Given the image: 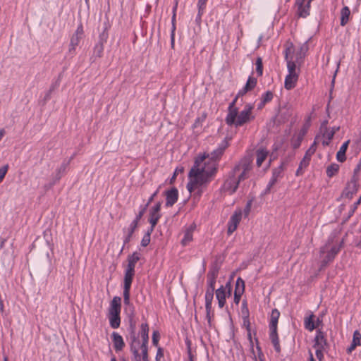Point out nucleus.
<instances>
[{
  "instance_id": "nucleus-1",
  "label": "nucleus",
  "mask_w": 361,
  "mask_h": 361,
  "mask_svg": "<svg viewBox=\"0 0 361 361\" xmlns=\"http://www.w3.org/2000/svg\"><path fill=\"white\" fill-rule=\"evenodd\" d=\"M227 147V142L224 140L211 153H204L195 158L194 164L188 173L189 181L187 189L190 193L194 192V195L197 197L202 195L204 190L215 177L218 171L217 161Z\"/></svg>"
},
{
  "instance_id": "nucleus-2",
  "label": "nucleus",
  "mask_w": 361,
  "mask_h": 361,
  "mask_svg": "<svg viewBox=\"0 0 361 361\" xmlns=\"http://www.w3.org/2000/svg\"><path fill=\"white\" fill-rule=\"evenodd\" d=\"M139 334L142 339L140 344L141 360L143 361H149L148 355V343H149V326L147 323H142L140 326Z\"/></svg>"
},
{
  "instance_id": "nucleus-3",
  "label": "nucleus",
  "mask_w": 361,
  "mask_h": 361,
  "mask_svg": "<svg viewBox=\"0 0 361 361\" xmlns=\"http://www.w3.org/2000/svg\"><path fill=\"white\" fill-rule=\"evenodd\" d=\"M252 160L250 157H244L239 161L237 164L235 165L232 170L236 173H240L238 174L240 176V180H244L247 178V173L249 172L252 168Z\"/></svg>"
},
{
  "instance_id": "nucleus-4",
  "label": "nucleus",
  "mask_w": 361,
  "mask_h": 361,
  "mask_svg": "<svg viewBox=\"0 0 361 361\" xmlns=\"http://www.w3.org/2000/svg\"><path fill=\"white\" fill-rule=\"evenodd\" d=\"M243 180H240V176L237 173L231 170L225 180L222 186L224 191L229 192L231 195L235 193L238 188L239 183Z\"/></svg>"
},
{
  "instance_id": "nucleus-5",
  "label": "nucleus",
  "mask_w": 361,
  "mask_h": 361,
  "mask_svg": "<svg viewBox=\"0 0 361 361\" xmlns=\"http://www.w3.org/2000/svg\"><path fill=\"white\" fill-rule=\"evenodd\" d=\"M219 268L216 266L213 267L207 273V288L205 293V299L213 300L215 290L216 279L218 276Z\"/></svg>"
},
{
  "instance_id": "nucleus-6",
  "label": "nucleus",
  "mask_w": 361,
  "mask_h": 361,
  "mask_svg": "<svg viewBox=\"0 0 361 361\" xmlns=\"http://www.w3.org/2000/svg\"><path fill=\"white\" fill-rule=\"evenodd\" d=\"M358 188V177L353 175L350 180L346 183V185L342 192L341 197L351 200L354 195L357 193Z\"/></svg>"
},
{
  "instance_id": "nucleus-7",
  "label": "nucleus",
  "mask_w": 361,
  "mask_h": 361,
  "mask_svg": "<svg viewBox=\"0 0 361 361\" xmlns=\"http://www.w3.org/2000/svg\"><path fill=\"white\" fill-rule=\"evenodd\" d=\"M254 106L251 104H247L245 106V108L243 111H241L235 118V123H232V126L234 125L236 127L241 126L248 122L251 119V113Z\"/></svg>"
},
{
  "instance_id": "nucleus-8",
  "label": "nucleus",
  "mask_w": 361,
  "mask_h": 361,
  "mask_svg": "<svg viewBox=\"0 0 361 361\" xmlns=\"http://www.w3.org/2000/svg\"><path fill=\"white\" fill-rule=\"evenodd\" d=\"M84 30L82 24H80L75 33L71 38L69 52L73 54L75 52L76 47L78 45L80 39L83 37Z\"/></svg>"
},
{
  "instance_id": "nucleus-9",
  "label": "nucleus",
  "mask_w": 361,
  "mask_h": 361,
  "mask_svg": "<svg viewBox=\"0 0 361 361\" xmlns=\"http://www.w3.org/2000/svg\"><path fill=\"white\" fill-rule=\"evenodd\" d=\"M231 295V285L230 282H228L226 285V288L221 286L217 290H216V297L218 300L219 307L222 308L226 303V295Z\"/></svg>"
},
{
  "instance_id": "nucleus-10",
  "label": "nucleus",
  "mask_w": 361,
  "mask_h": 361,
  "mask_svg": "<svg viewBox=\"0 0 361 361\" xmlns=\"http://www.w3.org/2000/svg\"><path fill=\"white\" fill-rule=\"evenodd\" d=\"M343 240H342L339 245H334L333 246L328 252L326 256L324 257V259L321 262V267L322 268H324L327 266V264L330 262H331L336 255L339 252L341 248L343 247Z\"/></svg>"
},
{
  "instance_id": "nucleus-11",
  "label": "nucleus",
  "mask_w": 361,
  "mask_h": 361,
  "mask_svg": "<svg viewBox=\"0 0 361 361\" xmlns=\"http://www.w3.org/2000/svg\"><path fill=\"white\" fill-rule=\"evenodd\" d=\"M242 217V212L240 209L236 210L231 215L228 222V234H232L237 228Z\"/></svg>"
},
{
  "instance_id": "nucleus-12",
  "label": "nucleus",
  "mask_w": 361,
  "mask_h": 361,
  "mask_svg": "<svg viewBox=\"0 0 361 361\" xmlns=\"http://www.w3.org/2000/svg\"><path fill=\"white\" fill-rule=\"evenodd\" d=\"M238 99V98L237 97H235L234 98V99L232 101V102L230 103V104L228 106V113L226 118V123L228 126H232V123H235V118H236V116L238 115V109L235 106Z\"/></svg>"
},
{
  "instance_id": "nucleus-13",
  "label": "nucleus",
  "mask_w": 361,
  "mask_h": 361,
  "mask_svg": "<svg viewBox=\"0 0 361 361\" xmlns=\"http://www.w3.org/2000/svg\"><path fill=\"white\" fill-rule=\"evenodd\" d=\"M166 196L165 206L167 207H172L178 199V191L176 188H171L170 190L165 191Z\"/></svg>"
},
{
  "instance_id": "nucleus-14",
  "label": "nucleus",
  "mask_w": 361,
  "mask_h": 361,
  "mask_svg": "<svg viewBox=\"0 0 361 361\" xmlns=\"http://www.w3.org/2000/svg\"><path fill=\"white\" fill-rule=\"evenodd\" d=\"M305 1L295 2V6L297 7V15L300 18H306L310 15V4L311 1L307 0V3L305 4Z\"/></svg>"
},
{
  "instance_id": "nucleus-15",
  "label": "nucleus",
  "mask_w": 361,
  "mask_h": 361,
  "mask_svg": "<svg viewBox=\"0 0 361 361\" xmlns=\"http://www.w3.org/2000/svg\"><path fill=\"white\" fill-rule=\"evenodd\" d=\"M161 207V202H158L149 210V222L157 224L161 218L160 210Z\"/></svg>"
},
{
  "instance_id": "nucleus-16",
  "label": "nucleus",
  "mask_w": 361,
  "mask_h": 361,
  "mask_svg": "<svg viewBox=\"0 0 361 361\" xmlns=\"http://www.w3.org/2000/svg\"><path fill=\"white\" fill-rule=\"evenodd\" d=\"M111 339L115 351L116 353L121 351L126 345L123 337L118 333L114 331Z\"/></svg>"
},
{
  "instance_id": "nucleus-17",
  "label": "nucleus",
  "mask_w": 361,
  "mask_h": 361,
  "mask_svg": "<svg viewBox=\"0 0 361 361\" xmlns=\"http://www.w3.org/2000/svg\"><path fill=\"white\" fill-rule=\"evenodd\" d=\"M137 226L138 224L137 223L132 221L128 228H123V232L126 233V235L123 239V245L121 248V252H123L125 245L130 241L135 231L137 228Z\"/></svg>"
},
{
  "instance_id": "nucleus-18",
  "label": "nucleus",
  "mask_w": 361,
  "mask_h": 361,
  "mask_svg": "<svg viewBox=\"0 0 361 361\" xmlns=\"http://www.w3.org/2000/svg\"><path fill=\"white\" fill-rule=\"evenodd\" d=\"M314 341V348L319 347L320 348H325V346L328 345L324 334L320 329L317 331Z\"/></svg>"
},
{
  "instance_id": "nucleus-19",
  "label": "nucleus",
  "mask_w": 361,
  "mask_h": 361,
  "mask_svg": "<svg viewBox=\"0 0 361 361\" xmlns=\"http://www.w3.org/2000/svg\"><path fill=\"white\" fill-rule=\"evenodd\" d=\"M316 149L317 142L314 141L306 151L304 157L300 161L301 165H304V167H307L309 165L311 157L315 153Z\"/></svg>"
},
{
  "instance_id": "nucleus-20",
  "label": "nucleus",
  "mask_w": 361,
  "mask_h": 361,
  "mask_svg": "<svg viewBox=\"0 0 361 361\" xmlns=\"http://www.w3.org/2000/svg\"><path fill=\"white\" fill-rule=\"evenodd\" d=\"M121 312H109V324L113 329H118L121 324Z\"/></svg>"
},
{
  "instance_id": "nucleus-21",
  "label": "nucleus",
  "mask_w": 361,
  "mask_h": 361,
  "mask_svg": "<svg viewBox=\"0 0 361 361\" xmlns=\"http://www.w3.org/2000/svg\"><path fill=\"white\" fill-rule=\"evenodd\" d=\"M129 331H130V345H140V341L138 338V336L135 333V322L132 319L130 320V326H129Z\"/></svg>"
},
{
  "instance_id": "nucleus-22",
  "label": "nucleus",
  "mask_w": 361,
  "mask_h": 361,
  "mask_svg": "<svg viewBox=\"0 0 361 361\" xmlns=\"http://www.w3.org/2000/svg\"><path fill=\"white\" fill-rule=\"evenodd\" d=\"M298 79V74H288L286 76L284 87L288 90H292L295 87Z\"/></svg>"
},
{
  "instance_id": "nucleus-23",
  "label": "nucleus",
  "mask_w": 361,
  "mask_h": 361,
  "mask_svg": "<svg viewBox=\"0 0 361 361\" xmlns=\"http://www.w3.org/2000/svg\"><path fill=\"white\" fill-rule=\"evenodd\" d=\"M135 272V270L126 268L124 275L123 289H130Z\"/></svg>"
},
{
  "instance_id": "nucleus-24",
  "label": "nucleus",
  "mask_w": 361,
  "mask_h": 361,
  "mask_svg": "<svg viewBox=\"0 0 361 361\" xmlns=\"http://www.w3.org/2000/svg\"><path fill=\"white\" fill-rule=\"evenodd\" d=\"M291 49L288 47L285 49V59L287 62V68L288 71V74H298L295 71L296 65L294 61L288 59V54L290 52Z\"/></svg>"
},
{
  "instance_id": "nucleus-25",
  "label": "nucleus",
  "mask_w": 361,
  "mask_h": 361,
  "mask_svg": "<svg viewBox=\"0 0 361 361\" xmlns=\"http://www.w3.org/2000/svg\"><path fill=\"white\" fill-rule=\"evenodd\" d=\"M140 259V254L137 252H134L132 255L128 257L127 269L135 270L136 263Z\"/></svg>"
},
{
  "instance_id": "nucleus-26",
  "label": "nucleus",
  "mask_w": 361,
  "mask_h": 361,
  "mask_svg": "<svg viewBox=\"0 0 361 361\" xmlns=\"http://www.w3.org/2000/svg\"><path fill=\"white\" fill-rule=\"evenodd\" d=\"M280 312L277 309L272 310L269 323L270 330H277V324Z\"/></svg>"
},
{
  "instance_id": "nucleus-27",
  "label": "nucleus",
  "mask_w": 361,
  "mask_h": 361,
  "mask_svg": "<svg viewBox=\"0 0 361 361\" xmlns=\"http://www.w3.org/2000/svg\"><path fill=\"white\" fill-rule=\"evenodd\" d=\"M350 140L345 141L340 147L338 152L336 154V159L340 162H343L346 159L345 152L347 151Z\"/></svg>"
},
{
  "instance_id": "nucleus-28",
  "label": "nucleus",
  "mask_w": 361,
  "mask_h": 361,
  "mask_svg": "<svg viewBox=\"0 0 361 361\" xmlns=\"http://www.w3.org/2000/svg\"><path fill=\"white\" fill-rule=\"evenodd\" d=\"M314 317L315 316L313 314H311L309 317H306L304 319L305 328L310 331H312L314 329H317Z\"/></svg>"
},
{
  "instance_id": "nucleus-29",
  "label": "nucleus",
  "mask_w": 361,
  "mask_h": 361,
  "mask_svg": "<svg viewBox=\"0 0 361 361\" xmlns=\"http://www.w3.org/2000/svg\"><path fill=\"white\" fill-rule=\"evenodd\" d=\"M268 154H269V152L264 148H260L257 150V152H256V155H257L256 164L258 167L261 166L262 164L264 162V161L267 157Z\"/></svg>"
},
{
  "instance_id": "nucleus-30",
  "label": "nucleus",
  "mask_w": 361,
  "mask_h": 361,
  "mask_svg": "<svg viewBox=\"0 0 361 361\" xmlns=\"http://www.w3.org/2000/svg\"><path fill=\"white\" fill-rule=\"evenodd\" d=\"M121 298L118 296H115L111 302L109 312H121Z\"/></svg>"
},
{
  "instance_id": "nucleus-31",
  "label": "nucleus",
  "mask_w": 361,
  "mask_h": 361,
  "mask_svg": "<svg viewBox=\"0 0 361 361\" xmlns=\"http://www.w3.org/2000/svg\"><path fill=\"white\" fill-rule=\"evenodd\" d=\"M350 15V8L348 6H344L341 11V25L345 26L348 20Z\"/></svg>"
},
{
  "instance_id": "nucleus-32",
  "label": "nucleus",
  "mask_w": 361,
  "mask_h": 361,
  "mask_svg": "<svg viewBox=\"0 0 361 361\" xmlns=\"http://www.w3.org/2000/svg\"><path fill=\"white\" fill-rule=\"evenodd\" d=\"M68 164H69L68 161L63 162L61 164V165L60 166V167L56 170V173L55 175V177L54 178V179L56 181H59L63 175L65 173Z\"/></svg>"
},
{
  "instance_id": "nucleus-33",
  "label": "nucleus",
  "mask_w": 361,
  "mask_h": 361,
  "mask_svg": "<svg viewBox=\"0 0 361 361\" xmlns=\"http://www.w3.org/2000/svg\"><path fill=\"white\" fill-rule=\"evenodd\" d=\"M304 137V133H299L298 135H295L291 140V145L293 149L298 148Z\"/></svg>"
},
{
  "instance_id": "nucleus-34",
  "label": "nucleus",
  "mask_w": 361,
  "mask_h": 361,
  "mask_svg": "<svg viewBox=\"0 0 361 361\" xmlns=\"http://www.w3.org/2000/svg\"><path fill=\"white\" fill-rule=\"evenodd\" d=\"M192 228H187L184 233V237L181 240V244L183 246L187 245L190 241L192 240Z\"/></svg>"
},
{
  "instance_id": "nucleus-35",
  "label": "nucleus",
  "mask_w": 361,
  "mask_h": 361,
  "mask_svg": "<svg viewBox=\"0 0 361 361\" xmlns=\"http://www.w3.org/2000/svg\"><path fill=\"white\" fill-rule=\"evenodd\" d=\"M339 170V165L335 163L330 164L326 169V175L329 178L335 176Z\"/></svg>"
},
{
  "instance_id": "nucleus-36",
  "label": "nucleus",
  "mask_w": 361,
  "mask_h": 361,
  "mask_svg": "<svg viewBox=\"0 0 361 361\" xmlns=\"http://www.w3.org/2000/svg\"><path fill=\"white\" fill-rule=\"evenodd\" d=\"M104 51V44H101L97 43V44L94 47L92 58H94V61L97 58H100L102 56V53Z\"/></svg>"
},
{
  "instance_id": "nucleus-37",
  "label": "nucleus",
  "mask_w": 361,
  "mask_h": 361,
  "mask_svg": "<svg viewBox=\"0 0 361 361\" xmlns=\"http://www.w3.org/2000/svg\"><path fill=\"white\" fill-rule=\"evenodd\" d=\"M283 171H284V163H281V164L279 166L273 169L271 178L278 180L279 178L282 177Z\"/></svg>"
},
{
  "instance_id": "nucleus-38",
  "label": "nucleus",
  "mask_w": 361,
  "mask_h": 361,
  "mask_svg": "<svg viewBox=\"0 0 361 361\" xmlns=\"http://www.w3.org/2000/svg\"><path fill=\"white\" fill-rule=\"evenodd\" d=\"M212 300L210 299H205V309H206V318L208 321L209 324H211V310H212Z\"/></svg>"
},
{
  "instance_id": "nucleus-39",
  "label": "nucleus",
  "mask_w": 361,
  "mask_h": 361,
  "mask_svg": "<svg viewBox=\"0 0 361 361\" xmlns=\"http://www.w3.org/2000/svg\"><path fill=\"white\" fill-rule=\"evenodd\" d=\"M139 345H130V350L133 355L135 361H143L142 360H141V356L138 350Z\"/></svg>"
},
{
  "instance_id": "nucleus-40",
  "label": "nucleus",
  "mask_w": 361,
  "mask_h": 361,
  "mask_svg": "<svg viewBox=\"0 0 361 361\" xmlns=\"http://www.w3.org/2000/svg\"><path fill=\"white\" fill-rule=\"evenodd\" d=\"M148 207H149V204L147 203L145 205H141L140 207V209L138 214L136 215L135 219L133 221H134L138 224L140 220L143 216V215L145 213Z\"/></svg>"
},
{
  "instance_id": "nucleus-41",
  "label": "nucleus",
  "mask_w": 361,
  "mask_h": 361,
  "mask_svg": "<svg viewBox=\"0 0 361 361\" xmlns=\"http://www.w3.org/2000/svg\"><path fill=\"white\" fill-rule=\"evenodd\" d=\"M257 82V80L255 78L250 76L244 87H245V89L248 90V91H251L256 86Z\"/></svg>"
},
{
  "instance_id": "nucleus-42",
  "label": "nucleus",
  "mask_w": 361,
  "mask_h": 361,
  "mask_svg": "<svg viewBox=\"0 0 361 361\" xmlns=\"http://www.w3.org/2000/svg\"><path fill=\"white\" fill-rule=\"evenodd\" d=\"M177 9V4L173 8V16H172V31H171V45L174 44V32L176 30L175 21H176V11Z\"/></svg>"
},
{
  "instance_id": "nucleus-43",
  "label": "nucleus",
  "mask_w": 361,
  "mask_h": 361,
  "mask_svg": "<svg viewBox=\"0 0 361 361\" xmlns=\"http://www.w3.org/2000/svg\"><path fill=\"white\" fill-rule=\"evenodd\" d=\"M108 37H109V35L107 32V27L105 25L104 27L103 31L99 34V40H98L97 43L104 44V43L106 42Z\"/></svg>"
},
{
  "instance_id": "nucleus-44",
  "label": "nucleus",
  "mask_w": 361,
  "mask_h": 361,
  "mask_svg": "<svg viewBox=\"0 0 361 361\" xmlns=\"http://www.w3.org/2000/svg\"><path fill=\"white\" fill-rule=\"evenodd\" d=\"M239 290L241 293L245 291V281L238 277L236 280L235 291Z\"/></svg>"
},
{
  "instance_id": "nucleus-45",
  "label": "nucleus",
  "mask_w": 361,
  "mask_h": 361,
  "mask_svg": "<svg viewBox=\"0 0 361 361\" xmlns=\"http://www.w3.org/2000/svg\"><path fill=\"white\" fill-rule=\"evenodd\" d=\"M256 65V71L258 76H262L263 74V64H262V59L261 57H257L255 62Z\"/></svg>"
},
{
  "instance_id": "nucleus-46",
  "label": "nucleus",
  "mask_w": 361,
  "mask_h": 361,
  "mask_svg": "<svg viewBox=\"0 0 361 361\" xmlns=\"http://www.w3.org/2000/svg\"><path fill=\"white\" fill-rule=\"evenodd\" d=\"M270 339L273 345H277L279 343V338L277 334V330H270Z\"/></svg>"
},
{
  "instance_id": "nucleus-47",
  "label": "nucleus",
  "mask_w": 361,
  "mask_h": 361,
  "mask_svg": "<svg viewBox=\"0 0 361 361\" xmlns=\"http://www.w3.org/2000/svg\"><path fill=\"white\" fill-rule=\"evenodd\" d=\"M323 130V137L329 140H331L334 136L335 130H330L327 127H325V129Z\"/></svg>"
},
{
  "instance_id": "nucleus-48",
  "label": "nucleus",
  "mask_w": 361,
  "mask_h": 361,
  "mask_svg": "<svg viewBox=\"0 0 361 361\" xmlns=\"http://www.w3.org/2000/svg\"><path fill=\"white\" fill-rule=\"evenodd\" d=\"M273 97V92L269 90L262 95L261 99L263 100V102L268 103L272 100Z\"/></svg>"
},
{
  "instance_id": "nucleus-49",
  "label": "nucleus",
  "mask_w": 361,
  "mask_h": 361,
  "mask_svg": "<svg viewBox=\"0 0 361 361\" xmlns=\"http://www.w3.org/2000/svg\"><path fill=\"white\" fill-rule=\"evenodd\" d=\"M357 346L361 345V334L356 330L353 333V341Z\"/></svg>"
},
{
  "instance_id": "nucleus-50",
  "label": "nucleus",
  "mask_w": 361,
  "mask_h": 361,
  "mask_svg": "<svg viewBox=\"0 0 361 361\" xmlns=\"http://www.w3.org/2000/svg\"><path fill=\"white\" fill-rule=\"evenodd\" d=\"M152 344L156 346V347H158V344H159V338H160V334H159V332L158 331H154L153 333H152Z\"/></svg>"
},
{
  "instance_id": "nucleus-51",
  "label": "nucleus",
  "mask_w": 361,
  "mask_h": 361,
  "mask_svg": "<svg viewBox=\"0 0 361 361\" xmlns=\"http://www.w3.org/2000/svg\"><path fill=\"white\" fill-rule=\"evenodd\" d=\"M130 289H123V302L126 305H130Z\"/></svg>"
},
{
  "instance_id": "nucleus-52",
  "label": "nucleus",
  "mask_w": 361,
  "mask_h": 361,
  "mask_svg": "<svg viewBox=\"0 0 361 361\" xmlns=\"http://www.w3.org/2000/svg\"><path fill=\"white\" fill-rule=\"evenodd\" d=\"M243 324L246 326L247 334L249 338H251V334H250V323L249 321V315H245L243 317Z\"/></svg>"
},
{
  "instance_id": "nucleus-53",
  "label": "nucleus",
  "mask_w": 361,
  "mask_h": 361,
  "mask_svg": "<svg viewBox=\"0 0 361 361\" xmlns=\"http://www.w3.org/2000/svg\"><path fill=\"white\" fill-rule=\"evenodd\" d=\"M8 170V165L6 164L0 168V183L4 180Z\"/></svg>"
},
{
  "instance_id": "nucleus-54",
  "label": "nucleus",
  "mask_w": 361,
  "mask_h": 361,
  "mask_svg": "<svg viewBox=\"0 0 361 361\" xmlns=\"http://www.w3.org/2000/svg\"><path fill=\"white\" fill-rule=\"evenodd\" d=\"M207 1L208 0H198V2H197L198 11L204 12Z\"/></svg>"
},
{
  "instance_id": "nucleus-55",
  "label": "nucleus",
  "mask_w": 361,
  "mask_h": 361,
  "mask_svg": "<svg viewBox=\"0 0 361 361\" xmlns=\"http://www.w3.org/2000/svg\"><path fill=\"white\" fill-rule=\"evenodd\" d=\"M150 243V236L149 235V233H145L141 240V245L142 247L147 246Z\"/></svg>"
},
{
  "instance_id": "nucleus-56",
  "label": "nucleus",
  "mask_w": 361,
  "mask_h": 361,
  "mask_svg": "<svg viewBox=\"0 0 361 361\" xmlns=\"http://www.w3.org/2000/svg\"><path fill=\"white\" fill-rule=\"evenodd\" d=\"M276 182L277 180L276 179L271 178L265 189L264 193H269L271 188L276 183Z\"/></svg>"
},
{
  "instance_id": "nucleus-57",
  "label": "nucleus",
  "mask_w": 361,
  "mask_h": 361,
  "mask_svg": "<svg viewBox=\"0 0 361 361\" xmlns=\"http://www.w3.org/2000/svg\"><path fill=\"white\" fill-rule=\"evenodd\" d=\"M316 356L319 360H322L324 357L323 350L324 348H320L319 347H316Z\"/></svg>"
},
{
  "instance_id": "nucleus-58",
  "label": "nucleus",
  "mask_w": 361,
  "mask_h": 361,
  "mask_svg": "<svg viewBox=\"0 0 361 361\" xmlns=\"http://www.w3.org/2000/svg\"><path fill=\"white\" fill-rule=\"evenodd\" d=\"M252 204V200L247 202V204H246V205L244 208V211H243L245 216H247L249 214L250 209H251Z\"/></svg>"
},
{
  "instance_id": "nucleus-59",
  "label": "nucleus",
  "mask_w": 361,
  "mask_h": 361,
  "mask_svg": "<svg viewBox=\"0 0 361 361\" xmlns=\"http://www.w3.org/2000/svg\"><path fill=\"white\" fill-rule=\"evenodd\" d=\"M164 357V350L161 347H158L156 355V361H160L161 358Z\"/></svg>"
},
{
  "instance_id": "nucleus-60",
  "label": "nucleus",
  "mask_w": 361,
  "mask_h": 361,
  "mask_svg": "<svg viewBox=\"0 0 361 361\" xmlns=\"http://www.w3.org/2000/svg\"><path fill=\"white\" fill-rule=\"evenodd\" d=\"M361 204V195L360 196L359 199L355 202L353 205L352 206L351 210L350 212V215H352L356 209L357 208V206Z\"/></svg>"
},
{
  "instance_id": "nucleus-61",
  "label": "nucleus",
  "mask_w": 361,
  "mask_h": 361,
  "mask_svg": "<svg viewBox=\"0 0 361 361\" xmlns=\"http://www.w3.org/2000/svg\"><path fill=\"white\" fill-rule=\"evenodd\" d=\"M243 293H241L239 290L234 292V302L238 305L240 300L241 295Z\"/></svg>"
},
{
  "instance_id": "nucleus-62",
  "label": "nucleus",
  "mask_w": 361,
  "mask_h": 361,
  "mask_svg": "<svg viewBox=\"0 0 361 361\" xmlns=\"http://www.w3.org/2000/svg\"><path fill=\"white\" fill-rule=\"evenodd\" d=\"M160 186L157 189V190L149 197L148 199L147 204L149 205L153 202L154 197L157 195L159 191Z\"/></svg>"
},
{
  "instance_id": "nucleus-63",
  "label": "nucleus",
  "mask_w": 361,
  "mask_h": 361,
  "mask_svg": "<svg viewBox=\"0 0 361 361\" xmlns=\"http://www.w3.org/2000/svg\"><path fill=\"white\" fill-rule=\"evenodd\" d=\"M357 346V345L353 341H352L349 347H348V348L346 349L347 353L348 354L352 353V352L355 349V348Z\"/></svg>"
},
{
  "instance_id": "nucleus-64",
  "label": "nucleus",
  "mask_w": 361,
  "mask_h": 361,
  "mask_svg": "<svg viewBox=\"0 0 361 361\" xmlns=\"http://www.w3.org/2000/svg\"><path fill=\"white\" fill-rule=\"evenodd\" d=\"M304 168H305L304 165H301V163L300 162V164H299L298 169L296 171L295 175L297 176H300L302 175Z\"/></svg>"
}]
</instances>
